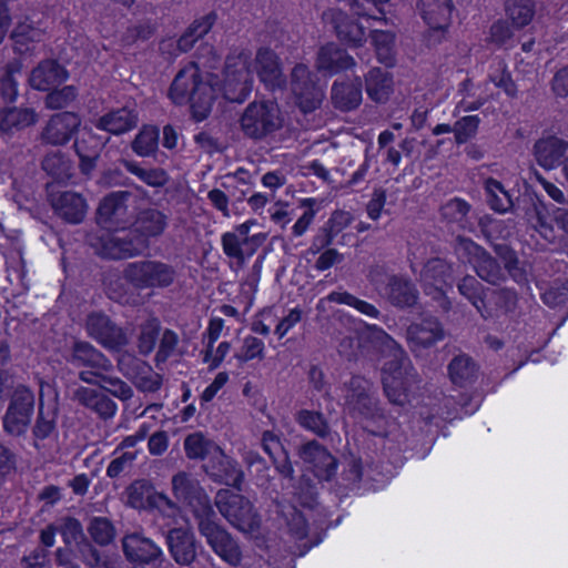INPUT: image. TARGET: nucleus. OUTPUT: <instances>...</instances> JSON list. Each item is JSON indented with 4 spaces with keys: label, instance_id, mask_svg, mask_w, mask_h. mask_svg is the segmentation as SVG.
Wrapping results in <instances>:
<instances>
[{
    "label": "nucleus",
    "instance_id": "obj_11",
    "mask_svg": "<svg viewBox=\"0 0 568 568\" xmlns=\"http://www.w3.org/2000/svg\"><path fill=\"white\" fill-rule=\"evenodd\" d=\"M128 503L136 509L158 508L164 516L174 517L178 508L163 494L155 491L154 487L145 481H134L128 489Z\"/></svg>",
    "mask_w": 568,
    "mask_h": 568
},
{
    "label": "nucleus",
    "instance_id": "obj_1",
    "mask_svg": "<svg viewBox=\"0 0 568 568\" xmlns=\"http://www.w3.org/2000/svg\"><path fill=\"white\" fill-rule=\"evenodd\" d=\"M202 61L184 65L175 75L169 91V98L175 104L190 103L196 121L204 120L211 112L213 101L221 92L232 102H243L251 92L252 70L250 54L246 51L227 57L223 72V85L219 89L212 83L211 74L201 68Z\"/></svg>",
    "mask_w": 568,
    "mask_h": 568
},
{
    "label": "nucleus",
    "instance_id": "obj_49",
    "mask_svg": "<svg viewBox=\"0 0 568 568\" xmlns=\"http://www.w3.org/2000/svg\"><path fill=\"white\" fill-rule=\"evenodd\" d=\"M125 169L152 187L164 186L169 181L168 173L162 169H144L134 161H123Z\"/></svg>",
    "mask_w": 568,
    "mask_h": 568
},
{
    "label": "nucleus",
    "instance_id": "obj_25",
    "mask_svg": "<svg viewBox=\"0 0 568 568\" xmlns=\"http://www.w3.org/2000/svg\"><path fill=\"white\" fill-rule=\"evenodd\" d=\"M536 223L535 229L547 242L554 243L557 239L555 229L551 224L554 221L559 230L568 235V210L567 209H554L551 215L547 207L542 204L535 207Z\"/></svg>",
    "mask_w": 568,
    "mask_h": 568
},
{
    "label": "nucleus",
    "instance_id": "obj_27",
    "mask_svg": "<svg viewBox=\"0 0 568 568\" xmlns=\"http://www.w3.org/2000/svg\"><path fill=\"white\" fill-rule=\"evenodd\" d=\"M203 467L212 478L226 485H239L243 478L237 463L227 457L222 449L220 456L213 454Z\"/></svg>",
    "mask_w": 568,
    "mask_h": 568
},
{
    "label": "nucleus",
    "instance_id": "obj_22",
    "mask_svg": "<svg viewBox=\"0 0 568 568\" xmlns=\"http://www.w3.org/2000/svg\"><path fill=\"white\" fill-rule=\"evenodd\" d=\"M169 551L176 564L191 565L196 557L194 534L190 527H175L166 536Z\"/></svg>",
    "mask_w": 568,
    "mask_h": 568
},
{
    "label": "nucleus",
    "instance_id": "obj_10",
    "mask_svg": "<svg viewBox=\"0 0 568 568\" xmlns=\"http://www.w3.org/2000/svg\"><path fill=\"white\" fill-rule=\"evenodd\" d=\"M415 376L405 361L389 363L383 371L384 390L390 403L404 405L408 402V389Z\"/></svg>",
    "mask_w": 568,
    "mask_h": 568
},
{
    "label": "nucleus",
    "instance_id": "obj_51",
    "mask_svg": "<svg viewBox=\"0 0 568 568\" xmlns=\"http://www.w3.org/2000/svg\"><path fill=\"white\" fill-rule=\"evenodd\" d=\"M42 168L48 174L60 181L71 176V164L60 151L48 153L42 161Z\"/></svg>",
    "mask_w": 568,
    "mask_h": 568
},
{
    "label": "nucleus",
    "instance_id": "obj_41",
    "mask_svg": "<svg viewBox=\"0 0 568 568\" xmlns=\"http://www.w3.org/2000/svg\"><path fill=\"white\" fill-rule=\"evenodd\" d=\"M43 32L26 22H19L12 32L14 50L20 54L33 53L37 43L42 41Z\"/></svg>",
    "mask_w": 568,
    "mask_h": 568
},
{
    "label": "nucleus",
    "instance_id": "obj_63",
    "mask_svg": "<svg viewBox=\"0 0 568 568\" xmlns=\"http://www.w3.org/2000/svg\"><path fill=\"white\" fill-rule=\"evenodd\" d=\"M77 94L74 87H63L62 89L52 91L47 95L45 105L53 110L67 108L75 100Z\"/></svg>",
    "mask_w": 568,
    "mask_h": 568
},
{
    "label": "nucleus",
    "instance_id": "obj_29",
    "mask_svg": "<svg viewBox=\"0 0 568 568\" xmlns=\"http://www.w3.org/2000/svg\"><path fill=\"white\" fill-rule=\"evenodd\" d=\"M255 71L268 88H280L283 83L282 68L277 55L270 49L262 48L255 58Z\"/></svg>",
    "mask_w": 568,
    "mask_h": 568
},
{
    "label": "nucleus",
    "instance_id": "obj_40",
    "mask_svg": "<svg viewBox=\"0 0 568 568\" xmlns=\"http://www.w3.org/2000/svg\"><path fill=\"white\" fill-rule=\"evenodd\" d=\"M184 449L186 456L192 459H203L204 463L215 454L221 455V448L212 440L207 439L202 433L189 435L184 440Z\"/></svg>",
    "mask_w": 568,
    "mask_h": 568
},
{
    "label": "nucleus",
    "instance_id": "obj_23",
    "mask_svg": "<svg viewBox=\"0 0 568 568\" xmlns=\"http://www.w3.org/2000/svg\"><path fill=\"white\" fill-rule=\"evenodd\" d=\"M81 120L72 112L57 113L47 123L42 139L50 144L61 145L70 141L73 133L79 129Z\"/></svg>",
    "mask_w": 568,
    "mask_h": 568
},
{
    "label": "nucleus",
    "instance_id": "obj_52",
    "mask_svg": "<svg viewBox=\"0 0 568 568\" xmlns=\"http://www.w3.org/2000/svg\"><path fill=\"white\" fill-rule=\"evenodd\" d=\"M134 287L124 278V271L122 277H116L108 284V295L110 298L121 304H135L138 295L134 293Z\"/></svg>",
    "mask_w": 568,
    "mask_h": 568
},
{
    "label": "nucleus",
    "instance_id": "obj_19",
    "mask_svg": "<svg viewBox=\"0 0 568 568\" xmlns=\"http://www.w3.org/2000/svg\"><path fill=\"white\" fill-rule=\"evenodd\" d=\"M128 192H114L105 196L98 209V223L105 230H123L128 223Z\"/></svg>",
    "mask_w": 568,
    "mask_h": 568
},
{
    "label": "nucleus",
    "instance_id": "obj_35",
    "mask_svg": "<svg viewBox=\"0 0 568 568\" xmlns=\"http://www.w3.org/2000/svg\"><path fill=\"white\" fill-rule=\"evenodd\" d=\"M52 205L61 217L71 223H80L87 213L84 199L74 192H64L53 197Z\"/></svg>",
    "mask_w": 568,
    "mask_h": 568
},
{
    "label": "nucleus",
    "instance_id": "obj_62",
    "mask_svg": "<svg viewBox=\"0 0 568 568\" xmlns=\"http://www.w3.org/2000/svg\"><path fill=\"white\" fill-rule=\"evenodd\" d=\"M281 513L286 520L290 532L296 539L305 538L307 535V525L304 516L295 507H288L287 511L281 509Z\"/></svg>",
    "mask_w": 568,
    "mask_h": 568
},
{
    "label": "nucleus",
    "instance_id": "obj_18",
    "mask_svg": "<svg viewBox=\"0 0 568 568\" xmlns=\"http://www.w3.org/2000/svg\"><path fill=\"white\" fill-rule=\"evenodd\" d=\"M457 251L467 256V261L476 270L478 276L489 283H497L501 278V270L479 245L470 240H460Z\"/></svg>",
    "mask_w": 568,
    "mask_h": 568
},
{
    "label": "nucleus",
    "instance_id": "obj_38",
    "mask_svg": "<svg viewBox=\"0 0 568 568\" xmlns=\"http://www.w3.org/2000/svg\"><path fill=\"white\" fill-rule=\"evenodd\" d=\"M332 100L334 105L343 111L357 108L362 102L361 82L335 83L332 89Z\"/></svg>",
    "mask_w": 568,
    "mask_h": 568
},
{
    "label": "nucleus",
    "instance_id": "obj_24",
    "mask_svg": "<svg viewBox=\"0 0 568 568\" xmlns=\"http://www.w3.org/2000/svg\"><path fill=\"white\" fill-rule=\"evenodd\" d=\"M417 10L433 31H445L452 21V0H417Z\"/></svg>",
    "mask_w": 568,
    "mask_h": 568
},
{
    "label": "nucleus",
    "instance_id": "obj_54",
    "mask_svg": "<svg viewBox=\"0 0 568 568\" xmlns=\"http://www.w3.org/2000/svg\"><path fill=\"white\" fill-rule=\"evenodd\" d=\"M372 38L378 60L386 65H393L394 34L389 31L374 30Z\"/></svg>",
    "mask_w": 568,
    "mask_h": 568
},
{
    "label": "nucleus",
    "instance_id": "obj_34",
    "mask_svg": "<svg viewBox=\"0 0 568 568\" xmlns=\"http://www.w3.org/2000/svg\"><path fill=\"white\" fill-rule=\"evenodd\" d=\"M354 64V59L333 43L322 47L316 60L317 70L328 74L349 69Z\"/></svg>",
    "mask_w": 568,
    "mask_h": 568
},
{
    "label": "nucleus",
    "instance_id": "obj_45",
    "mask_svg": "<svg viewBox=\"0 0 568 568\" xmlns=\"http://www.w3.org/2000/svg\"><path fill=\"white\" fill-rule=\"evenodd\" d=\"M505 11L513 27L521 29L531 22L535 16V6L531 0H507Z\"/></svg>",
    "mask_w": 568,
    "mask_h": 568
},
{
    "label": "nucleus",
    "instance_id": "obj_37",
    "mask_svg": "<svg viewBox=\"0 0 568 568\" xmlns=\"http://www.w3.org/2000/svg\"><path fill=\"white\" fill-rule=\"evenodd\" d=\"M412 347L429 346L443 338L444 333L439 323L434 318L425 320L420 324H413L407 331Z\"/></svg>",
    "mask_w": 568,
    "mask_h": 568
},
{
    "label": "nucleus",
    "instance_id": "obj_2",
    "mask_svg": "<svg viewBox=\"0 0 568 568\" xmlns=\"http://www.w3.org/2000/svg\"><path fill=\"white\" fill-rule=\"evenodd\" d=\"M172 491L193 513L201 534L214 552L227 564L237 566L242 558L241 550L231 536L215 523L210 499L199 481L190 474L179 473L172 478Z\"/></svg>",
    "mask_w": 568,
    "mask_h": 568
},
{
    "label": "nucleus",
    "instance_id": "obj_43",
    "mask_svg": "<svg viewBox=\"0 0 568 568\" xmlns=\"http://www.w3.org/2000/svg\"><path fill=\"white\" fill-rule=\"evenodd\" d=\"M326 302H334L338 304L348 305L359 313L371 317L376 318L379 315L378 310L371 303L359 300L356 296L347 293V292H332L326 297L321 298L317 303V310L322 311L325 308Z\"/></svg>",
    "mask_w": 568,
    "mask_h": 568
},
{
    "label": "nucleus",
    "instance_id": "obj_28",
    "mask_svg": "<svg viewBox=\"0 0 568 568\" xmlns=\"http://www.w3.org/2000/svg\"><path fill=\"white\" fill-rule=\"evenodd\" d=\"M74 366H88L93 372H108L112 368V363L97 348L88 342H75L72 346L68 359Z\"/></svg>",
    "mask_w": 568,
    "mask_h": 568
},
{
    "label": "nucleus",
    "instance_id": "obj_56",
    "mask_svg": "<svg viewBox=\"0 0 568 568\" xmlns=\"http://www.w3.org/2000/svg\"><path fill=\"white\" fill-rule=\"evenodd\" d=\"M265 345L264 342L254 336H246L243 339L241 348L234 354V357L245 363L255 358L262 359L264 357Z\"/></svg>",
    "mask_w": 568,
    "mask_h": 568
},
{
    "label": "nucleus",
    "instance_id": "obj_55",
    "mask_svg": "<svg viewBox=\"0 0 568 568\" xmlns=\"http://www.w3.org/2000/svg\"><path fill=\"white\" fill-rule=\"evenodd\" d=\"M475 373L476 365L467 356H457L449 364L450 378L455 384H465L475 376Z\"/></svg>",
    "mask_w": 568,
    "mask_h": 568
},
{
    "label": "nucleus",
    "instance_id": "obj_14",
    "mask_svg": "<svg viewBox=\"0 0 568 568\" xmlns=\"http://www.w3.org/2000/svg\"><path fill=\"white\" fill-rule=\"evenodd\" d=\"M87 332L109 351H120L129 341L123 329L115 326L109 317L103 314L94 313L88 317Z\"/></svg>",
    "mask_w": 568,
    "mask_h": 568
},
{
    "label": "nucleus",
    "instance_id": "obj_58",
    "mask_svg": "<svg viewBox=\"0 0 568 568\" xmlns=\"http://www.w3.org/2000/svg\"><path fill=\"white\" fill-rule=\"evenodd\" d=\"M458 291L464 295L478 311L483 305V286L474 276H466L458 283Z\"/></svg>",
    "mask_w": 568,
    "mask_h": 568
},
{
    "label": "nucleus",
    "instance_id": "obj_21",
    "mask_svg": "<svg viewBox=\"0 0 568 568\" xmlns=\"http://www.w3.org/2000/svg\"><path fill=\"white\" fill-rule=\"evenodd\" d=\"M450 266L440 258H434L426 263L422 272L424 291L442 306L446 307L444 298L445 287L449 285Z\"/></svg>",
    "mask_w": 568,
    "mask_h": 568
},
{
    "label": "nucleus",
    "instance_id": "obj_20",
    "mask_svg": "<svg viewBox=\"0 0 568 568\" xmlns=\"http://www.w3.org/2000/svg\"><path fill=\"white\" fill-rule=\"evenodd\" d=\"M324 23L331 26L337 37L351 47H359L366 40L365 27L347 17L339 9H328L323 13Z\"/></svg>",
    "mask_w": 568,
    "mask_h": 568
},
{
    "label": "nucleus",
    "instance_id": "obj_8",
    "mask_svg": "<svg viewBox=\"0 0 568 568\" xmlns=\"http://www.w3.org/2000/svg\"><path fill=\"white\" fill-rule=\"evenodd\" d=\"M144 240H136L131 230L128 233H106L91 239L90 244L101 256L109 258H126L140 254L144 250Z\"/></svg>",
    "mask_w": 568,
    "mask_h": 568
},
{
    "label": "nucleus",
    "instance_id": "obj_15",
    "mask_svg": "<svg viewBox=\"0 0 568 568\" xmlns=\"http://www.w3.org/2000/svg\"><path fill=\"white\" fill-rule=\"evenodd\" d=\"M72 398L79 405L97 414L102 419H111L118 412L116 403L103 390L100 383L92 386H78Z\"/></svg>",
    "mask_w": 568,
    "mask_h": 568
},
{
    "label": "nucleus",
    "instance_id": "obj_12",
    "mask_svg": "<svg viewBox=\"0 0 568 568\" xmlns=\"http://www.w3.org/2000/svg\"><path fill=\"white\" fill-rule=\"evenodd\" d=\"M119 369L130 378L141 392H156L162 385V377L145 362L123 354L118 359Z\"/></svg>",
    "mask_w": 568,
    "mask_h": 568
},
{
    "label": "nucleus",
    "instance_id": "obj_5",
    "mask_svg": "<svg viewBox=\"0 0 568 568\" xmlns=\"http://www.w3.org/2000/svg\"><path fill=\"white\" fill-rule=\"evenodd\" d=\"M256 224L255 220H247L222 235V248L227 257L243 264L254 255L267 237L262 232L250 235L251 227Z\"/></svg>",
    "mask_w": 568,
    "mask_h": 568
},
{
    "label": "nucleus",
    "instance_id": "obj_61",
    "mask_svg": "<svg viewBox=\"0 0 568 568\" xmlns=\"http://www.w3.org/2000/svg\"><path fill=\"white\" fill-rule=\"evenodd\" d=\"M160 329V324L155 318L149 320L141 327V333L139 336V349L143 354H149L153 351L158 334Z\"/></svg>",
    "mask_w": 568,
    "mask_h": 568
},
{
    "label": "nucleus",
    "instance_id": "obj_4",
    "mask_svg": "<svg viewBox=\"0 0 568 568\" xmlns=\"http://www.w3.org/2000/svg\"><path fill=\"white\" fill-rule=\"evenodd\" d=\"M282 126L278 105L272 101L250 103L241 118V128L246 136L263 139Z\"/></svg>",
    "mask_w": 568,
    "mask_h": 568
},
{
    "label": "nucleus",
    "instance_id": "obj_26",
    "mask_svg": "<svg viewBox=\"0 0 568 568\" xmlns=\"http://www.w3.org/2000/svg\"><path fill=\"white\" fill-rule=\"evenodd\" d=\"M166 226L168 216L163 212L148 209L139 213L132 231L136 240H144V248H146L149 239L160 236Z\"/></svg>",
    "mask_w": 568,
    "mask_h": 568
},
{
    "label": "nucleus",
    "instance_id": "obj_16",
    "mask_svg": "<svg viewBox=\"0 0 568 568\" xmlns=\"http://www.w3.org/2000/svg\"><path fill=\"white\" fill-rule=\"evenodd\" d=\"M371 384L363 377H353L345 388L344 405L349 412H358L366 418L383 417L376 402L369 396Z\"/></svg>",
    "mask_w": 568,
    "mask_h": 568
},
{
    "label": "nucleus",
    "instance_id": "obj_9",
    "mask_svg": "<svg viewBox=\"0 0 568 568\" xmlns=\"http://www.w3.org/2000/svg\"><path fill=\"white\" fill-rule=\"evenodd\" d=\"M291 90L303 112L315 110L322 102L323 90L316 85L312 73L304 64H297L292 71Z\"/></svg>",
    "mask_w": 568,
    "mask_h": 568
},
{
    "label": "nucleus",
    "instance_id": "obj_33",
    "mask_svg": "<svg viewBox=\"0 0 568 568\" xmlns=\"http://www.w3.org/2000/svg\"><path fill=\"white\" fill-rule=\"evenodd\" d=\"M79 378L88 385H100L105 393L122 402H128L133 396V389L124 381L114 376H105L99 372H80Z\"/></svg>",
    "mask_w": 568,
    "mask_h": 568
},
{
    "label": "nucleus",
    "instance_id": "obj_44",
    "mask_svg": "<svg viewBox=\"0 0 568 568\" xmlns=\"http://www.w3.org/2000/svg\"><path fill=\"white\" fill-rule=\"evenodd\" d=\"M389 301L398 306H409L416 302L417 294L413 285L399 277H392L384 293Z\"/></svg>",
    "mask_w": 568,
    "mask_h": 568
},
{
    "label": "nucleus",
    "instance_id": "obj_64",
    "mask_svg": "<svg viewBox=\"0 0 568 568\" xmlns=\"http://www.w3.org/2000/svg\"><path fill=\"white\" fill-rule=\"evenodd\" d=\"M469 204L462 199L449 200L442 206V214L445 219L453 222H460L469 212Z\"/></svg>",
    "mask_w": 568,
    "mask_h": 568
},
{
    "label": "nucleus",
    "instance_id": "obj_47",
    "mask_svg": "<svg viewBox=\"0 0 568 568\" xmlns=\"http://www.w3.org/2000/svg\"><path fill=\"white\" fill-rule=\"evenodd\" d=\"M159 144V130L152 125H144L131 143L133 152L142 158L152 155Z\"/></svg>",
    "mask_w": 568,
    "mask_h": 568
},
{
    "label": "nucleus",
    "instance_id": "obj_57",
    "mask_svg": "<svg viewBox=\"0 0 568 568\" xmlns=\"http://www.w3.org/2000/svg\"><path fill=\"white\" fill-rule=\"evenodd\" d=\"M89 532L100 545L111 542L115 536V530L111 521L102 517H95L90 521Z\"/></svg>",
    "mask_w": 568,
    "mask_h": 568
},
{
    "label": "nucleus",
    "instance_id": "obj_60",
    "mask_svg": "<svg viewBox=\"0 0 568 568\" xmlns=\"http://www.w3.org/2000/svg\"><path fill=\"white\" fill-rule=\"evenodd\" d=\"M480 119L478 115H467L458 120L454 125L455 139L458 144L467 142L477 133Z\"/></svg>",
    "mask_w": 568,
    "mask_h": 568
},
{
    "label": "nucleus",
    "instance_id": "obj_31",
    "mask_svg": "<svg viewBox=\"0 0 568 568\" xmlns=\"http://www.w3.org/2000/svg\"><path fill=\"white\" fill-rule=\"evenodd\" d=\"M67 79L68 72L64 68L53 60H45L32 70L29 82L33 89L47 91Z\"/></svg>",
    "mask_w": 568,
    "mask_h": 568
},
{
    "label": "nucleus",
    "instance_id": "obj_59",
    "mask_svg": "<svg viewBox=\"0 0 568 568\" xmlns=\"http://www.w3.org/2000/svg\"><path fill=\"white\" fill-rule=\"evenodd\" d=\"M488 77L490 82L497 88L503 89L507 95L514 97L516 94V85L510 74L507 72V67L504 61H497Z\"/></svg>",
    "mask_w": 568,
    "mask_h": 568
},
{
    "label": "nucleus",
    "instance_id": "obj_32",
    "mask_svg": "<svg viewBox=\"0 0 568 568\" xmlns=\"http://www.w3.org/2000/svg\"><path fill=\"white\" fill-rule=\"evenodd\" d=\"M138 121V113L133 109L121 108L102 115L97 122V128L120 135L134 129Z\"/></svg>",
    "mask_w": 568,
    "mask_h": 568
},
{
    "label": "nucleus",
    "instance_id": "obj_39",
    "mask_svg": "<svg viewBox=\"0 0 568 568\" xmlns=\"http://www.w3.org/2000/svg\"><path fill=\"white\" fill-rule=\"evenodd\" d=\"M75 150L81 159V169L84 173H89L95 163L99 151L102 148V141L91 131L83 130L81 138L75 141Z\"/></svg>",
    "mask_w": 568,
    "mask_h": 568
},
{
    "label": "nucleus",
    "instance_id": "obj_13",
    "mask_svg": "<svg viewBox=\"0 0 568 568\" xmlns=\"http://www.w3.org/2000/svg\"><path fill=\"white\" fill-rule=\"evenodd\" d=\"M300 457L306 470L311 471L318 480H329L336 473L335 457L316 442L303 445L300 449Z\"/></svg>",
    "mask_w": 568,
    "mask_h": 568
},
{
    "label": "nucleus",
    "instance_id": "obj_53",
    "mask_svg": "<svg viewBox=\"0 0 568 568\" xmlns=\"http://www.w3.org/2000/svg\"><path fill=\"white\" fill-rule=\"evenodd\" d=\"M296 422L320 437L328 434V424L320 412L302 409L296 415Z\"/></svg>",
    "mask_w": 568,
    "mask_h": 568
},
{
    "label": "nucleus",
    "instance_id": "obj_42",
    "mask_svg": "<svg viewBox=\"0 0 568 568\" xmlns=\"http://www.w3.org/2000/svg\"><path fill=\"white\" fill-rule=\"evenodd\" d=\"M393 90V81L388 73L372 69L366 77V92L375 102L388 100Z\"/></svg>",
    "mask_w": 568,
    "mask_h": 568
},
{
    "label": "nucleus",
    "instance_id": "obj_3",
    "mask_svg": "<svg viewBox=\"0 0 568 568\" xmlns=\"http://www.w3.org/2000/svg\"><path fill=\"white\" fill-rule=\"evenodd\" d=\"M124 278L138 290L165 288L174 283L176 271L164 262L143 260L128 263Z\"/></svg>",
    "mask_w": 568,
    "mask_h": 568
},
{
    "label": "nucleus",
    "instance_id": "obj_36",
    "mask_svg": "<svg viewBox=\"0 0 568 568\" xmlns=\"http://www.w3.org/2000/svg\"><path fill=\"white\" fill-rule=\"evenodd\" d=\"M38 121L37 112L31 108H3L0 110V130L13 133L33 125Z\"/></svg>",
    "mask_w": 568,
    "mask_h": 568
},
{
    "label": "nucleus",
    "instance_id": "obj_30",
    "mask_svg": "<svg viewBox=\"0 0 568 568\" xmlns=\"http://www.w3.org/2000/svg\"><path fill=\"white\" fill-rule=\"evenodd\" d=\"M123 549L129 559L141 562H151L163 555L154 541L140 534L126 535L123 539Z\"/></svg>",
    "mask_w": 568,
    "mask_h": 568
},
{
    "label": "nucleus",
    "instance_id": "obj_46",
    "mask_svg": "<svg viewBox=\"0 0 568 568\" xmlns=\"http://www.w3.org/2000/svg\"><path fill=\"white\" fill-rule=\"evenodd\" d=\"M458 92L462 99L457 109L463 112L478 110L488 99V94L484 92L481 87L474 84L469 79L460 83Z\"/></svg>",
    "mask_w": 568,
    "mask_h": 568
},
{
    "label": "nucleus",
    "instance_id": "obj_6",
    "mask_svg": "<svg viewBox=\"0 0 568 568\" xmlns=\"http://www.w3.org/2000/svg\"><path fill=\"white\" fill-rule=\"evenodd\" d=\"M34 410V395L26 386L14 388L6 414L3 416V430L13 437L24 435L30 426Z\"/></svg>",
    "mask_w": 568,
    "mask_h": 568
},
{
    "label": "nucleus",
    "instance_id": "obj_48",
    "mask_svg": "<svg viewBox=\"0 0 568 568\" xmlns=\"http://www.w3.org/2000/svg\"><path fill=\"white\" fill-rule=\"evenodd\" d=\"M485 190L489 206L494 211L505 213L511 209V197L499 181L487 179L485 181Z\"/></svg>",
    "mask_w": 568,
    "mask_h": 568
},
{
    "label": "nucleus",
    "instance_id": "obj_7",
    "mask_svg": "<svg viewBox=\"0 0 568 568\" xmlns=\"http://www.w3.org/2000/svg\"><path fill=\"white\" fill-rule=\"evenodd\" d=\"M220 513L231 525L243 532H254L260 520L248 500L227 489L220 490L215 498Z\"/></svg>",
    "mask_w": 568,
    "mask_h": 568
},
{
    "label": "nucleus",
    "instance_id": "obj_50",
    "mask_svg": "<svg viewBox=\"0 0 568 568\" xmlns=\"http://www.w3.org/2000/svg\"><path fill=\"white\" fill-rule=\"evenodd\" d=\"M57 413L54 410L44 412L40 408L36 424L32 429L34 446L39 447V442L57 436Z\"/></svg>",
    "mask_w": 568,
    "mask_h": 568
},
{
    "label": "nucleus",
    "instance_id": "obj_17",
    "mask_svg": "<svg viewBox=\"0 0 568 568\" xmlns=\"http://www.w3.org/2000/svg\"><path fill=\"white\" fill-rule=\"evenodd\" d=\"M534 158L542 169L551 171L564 166L568 158V141L557 135H547L534 144Z\"/></svg>",
    "mask_w": 568,
    "mask_h": 568
}]
</instances>
